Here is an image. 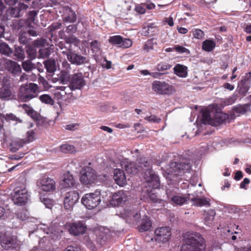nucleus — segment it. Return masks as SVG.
Wrapping results in <instances>:
<instances>
[{
  "mask_svg": "<svg viewBox=\"0 0 251 251\" xmlns=\"http://www.w3.org/2000/svg\"><path fill=\"white\" fill-rule=\"evenodd\" d=\"M113 178L116 183L119 186H122L126 183V177L123 170L116 168L114 169Z\"/></svg>",
  "mask_w": 251,
  "mask_h": 251,
  "instance_id": "obj_24",
  "label": "nucleus"
},
{
  "mask_svg": "<svg viewBox=\"0 0 251 251\" xmlns=\"http://www.w3.org/2000/svg\"><path fill=\"white\" fill-rule=\"evenodd\" d=\"M64 40L67 43V44H69L71 46L74 45L75 46H77L79 43V40L74 36H66L64 38Z\"/></svg>",
  "mask_w": 251,
  "mask_h": 251,
  "instance_id": "obj_46",
  "label": "nucleus"
},
{
  "mask_svg": "<svg viewBox=\"0 0 251 251\" xmlns=\"http://www.w3.org/2000/svg\"><path fill=\"white\" fill-rule=\"evenodd\" d=\"M97 177L95 171L91 167H87L81 171L79 179L83 184L88 185L95 183Z\"/></svg>",
  "mask_w": 251,
  "mask_h": 251,
  "instance_id": "obj_8",
  "label": "nucleus"
},
{
  "mask_svg": "<svg viewBox=\"0 0 251 251\" xmlns=\"http://www.w3.org/2000/svg\"><path fill=\"white\" fill-rule=\"evenodd\" d=\"M45 66L48 72L52 73L56 71V63L54 59H49L44 62Z\"/></svg>",
  "mask_w": 251,
  "mask_h": 251,
  "instance_id": "obj_37",
  "label": "nucleus"
},
{
  "mask_svg": "<svg viewBox=\"0 0 251 251\" xmlns=\"http://www.w3.org/2000/svg\"><path fill=\"white\" fill-rule=\"evenodd\" d=\"M184 244L181 246V251H205V239L198 232L189 231L184 235Z\"/></svg>",
  "mask_w": 251,
  "mask_h": 251,
  "instance_id": "obj_2",
  "label": "nucleus"
},
{
  "mask_svg": "<svg viewBox=\"0 0 251 251\" xmlns=\"http://www.w3.org/2000/svg\"><path fill=\"white\" fill-rule=\"evenodd\" d=\"M109 42L113 45H117L123 48H128L132 45V41L128 38H123L120 35H114L109 37Z\"/></svg>",
  "mask_w": 251,
  "mask_h": 251,
  "instance_id": "obj_17",
  "label": "nucleus"
},
{
  "mask_svg": "<svg viewBox=\"0 0 251 251\" xmlns=\"http://www.w3.org/2000/svg\"><path fill=\"white\" fill-rule=\"evenodd\" d=\"M91 49L93 53H99L101 52V44L98 40H94L90 44Z\"/></svg>",
  "mask_w": 251,
  "mask_h": 251,
  "instance_id": "obj_41",
  "label": "nucleus"
},
{
  "mask_svg": "<svg viewBox=\"0 0 251 251\" xmlns=\"http://www.w3.org/2000/svg\"><path fill=\"white\" fill-rule=\"evenodd\" d=\"M66 45H67V48L66 49H62L61 52L63 54L66 55L67 56V58H68L69 55L72 52L73 49L71 45L67 44Z\"/></svg>",
  "mask_w": 251,
  "mask_h": 251,
  "instance_id": "obj_57",
  "label": "nucleus"
},
{
  "mask_svg": "<svg viewBox=\"0 0 251 251\" xmlns=\"http://www.w3.org/2000/svg\"><path fill=\"white\" fill-rule=\"evenodd\" d=\"M175 75L180 77L185 78L188 75V68L180 64H176L173 69Z\"/></svg>",
  "mask_w": 251,
  "mask_h": 251,
  "instance_id": "obj_26",
  "label": "nucleus"
},
{
  "mask_svg": "<svg viewBox=\"0 0 251 251\" xmlns=\"http://www.w3.org/2000/svg\"><path fill=\"white\" fill-rule=\"evenodd\" d=\"M26 52L28 54L30 60H33L35 58L36 55V51L33 47H27L26 48Z\"/></svg>",
  "mask_w": 251,
  "mask_h": 251,
  "instance_id": "obj_51",
  "label": "nucleus"
},
{
  "mask_svg": "<svg viewBox=\"0 0 251 251\" xmlns=\"http://www.w3.org/2000/svg\"><path fill=\"white\" fill-rule=\"evenodd\" d=\"M215 118L218 124H222L228 119V115L223 112H217L215 115Z\"/></svg>",
  "mask_w": 251,
  "mask_h": 251,
  "instance_id": "obj_44",
  "label": "nucleus"
},
{
  "mask_svg": "<svg viewBox=\"0 0 251 251\" xmlns=\"http://www.w3.org/2000/svg\"><path fill=\"white\" fill-rule=\"evenodd\" d=\"M67 94V92H61L60 91H56L54 93V95L55 98L57 100H62Z\"/></svg>",
  "mask_w": 251,
  "mask_h": 251,
  "instance_id": "obj_63",
  "label": "nucleus"
},
{
  "mask_svg": "<svg viewBox=\"0 0 251 251\" xmlns=\"http://www.w3.org/2000/svg\"><path fill=\"white\" fill-rule=\"evenodd\" d=\"M28 115L35 121H39L41 119V115L37 112L35 111L31 107L24 104L22 106Z\"/></svg>",
  "mask_w": 251,
  "mask_h": 251,
  "instance_id": "obj_27",
  "label": "nucleus"
},
{
  "mask_svg": "<svg viewBox=\"0 0 251 251\" xmlns=\"http://www.w3.org/2000/svg\"><path fill=\"white\" fill-rule=\"evenodd\" d=\"M147 197L149 199V201L153 202H158V199L155 194L152 192L151 191H149V190H147Z\"/></svg>",
  "mask_w": 251,
  "mask_h": 251,
  "instance_id": "obj_54",
  "label": "nucleus"
},
{
  "mask_svg": "<svg viewBox=\"0 0 251 251\" xmlns=\"http://www.w3.org/2000/svg\"><path fill=\"white\" fill-rule=\"evenodd\" d=\"M191 168V165L189 162H172L166 170H163L162 174L166 179L170 181L174 180L175 178L181 176L182 173L188 172Z\"/></svg>",
  "mask_w": 251,
  "mask_h": 251,
  "instance_id": "obj_3",
  "label": "nucleus"
},
{
  "mask_svg": "<svg viewBox=\"0 0 251 251\" xmlns=\"http://www.w3.org/2000/svg\"><path fill=\"white\" fill-rule=\"evenodd\" d=\"M63 251H81V250L77 246H69Z\"/></svg>",
  "mask_w": 251,
  "mask_h": 251,
  "instance_id": "obj_64",
  "label": "nucleus"
},
{
  "mask_svg": "<svg viewBox=\"0 0 251 251\" xmlns=\"http://www.w3.org/2000/svg\"><path fill=\"white\" fill-rule=\"evenodd\" d=\"M35 139V133L33 130H30L26 132L25 143H28L33 142Z\"/></svg>",
  "mask_w": 251,
  "mask_h": 251,
  "instance_id": "obj_52",
  "label": "nucleus"
},
{
  "mask_svg": "<svg viewBox=\"0 0 251 251\" xmlns=\"http://www.w3.org/2000/svg\"><path fill=\"white\" fill-rule=\"evenodd\" d=\"M85 84L82 74L77 73L73 75L70 78L69 88L72 91L80 89Z\"/></svg>",
  "mask_w": 251,
  "mask_h": 251,
  "instance_id": "obj_16",
  "label": "nucleus"
},
{
  "mask_svg": "<svg viewBox=\"0 0 251 251\" xmlns=\"http://www.w3.org/2000/svg\"><path fill=\"white\" fill-rule=\"evenodd\" d=\"M216 214L214 210L210 209L207 211H204L203 214V217L205 224L207 225L211 224L214 219Z\"/></svg>",
  "mask_w": 251,
  "mask_h": 251,
  "instance_id": "obj_31",
  "label": "nucleus"
},
{
  "mask_svg": "<svg viewBox=\"0 0 251 251\" xmlns=\"http://www.w3.org/2000/svg\"><path fill=\"white\" fill-rule=\"evenodd\" d=\"M86 228L85 224L79 221L72 223L70 226L69 231L70 234L77 236L84 234Z\"/></svg>",
  "mask_w": 251,
  "mask_h": 251,
  "instance_id": "obj_20",
  "label": "nucleus"
},
{
  "mask_svg": "<svg viewBox=\"0 0 251 251\" xmlns=\"http://www.w3.org/2000/svg\"><path fill=\"white\" fill-rule=\"evenodd\" d=\"M154 239L158 242L165 243L171 236V228L169 226H162L156 228L154 231Z\"/></svg>",
  "mask_w": 251,
  "mask_h": 251,
  "instance_id": "obj_11",
  "label": "nucleus"
},
{
  "mask_svg": "<svg viewBox=\"0 0 251 251\" xmlns=\"http://www.w3.org/2000/svg\"><path fill=\"white\" fill-rule=\"evenodd\" d=\"M14 56L19 60H23L25 58V53L23 49L20 47H15L14 50Z\"/></svg>",
  "mask_w": 251,
  "mask_h": 251,
  "instance_id": "obj_47",
  "label": "nucleus"
},
{
  "mask_svg": "<svg viewBox=\"0 0 251 251\" xmlns=\"http://www.w3.org/2000/svg\"><path fill=\"white\" fill-rule=\"evenodd\" d=\"M193 35L195 38L199 39H202L204 34L203 32L200 29H195L193 31Z\"/></svg>",
  "mask_w": 251,
  "mask_h": 251,
  "instance_id": "obj_56",
  "label": "nucleus"
},
{
  "mask_svg": "<svg viewBox=\"0 0 251 251\" xmlns=\"http://www.w3.org/2000/svg\"><path fill=\"white\" fill-rule=\"evenodd\" d=\"M145 119L148 121L149 122H153V123H159L161 119L160 118H157V117L155 115H151L150 116H147L145 118Z\"/></svg>",
  "mask_w": 251,
  "mask_h": 251,
  "instance_id": "obj_61",
  "label": "nucleus"
},
{
  "mask_svg": "<svg viewBox=\"0 0 251 251\" xmlns=\"http://www.w3.org/2000/svg\"><path fill=\"white\" fill-rule=\"evenodd\" d=\"M215 43L212 40H206L202 43V49L206 51H211L215 47Z\"/></svg>",
  "mask_w": 251,
  "mask_h": 251,
  "instance_id": "obj_38",
  "label": "nucleus"
},
{
  "mask_svg": "<svg viewBox=\"0 0 251 251\" xmlns=\"http://www.w3.org/2000/svg\"><path fill=\"white\" fill-rule=\"evenodd\" d=\"M67 59L72 64L76 65H81L87 63L88 62V59L87 57L82 56L77 53H75L73 51L69 55Z\"/></svg>",
  "mask_w": 251,
  "mask_h": 251,
  "instance_id": "obj_22",
  "label": "nucleus"
},
{
  "mask_svg": "<svg viewBox=\"0 0 251 251\" xmlns=\"http://www.w3.org/2000/svg\"><path fill=\"white\" fill-rule=\"evenodd\" d=\"M15 93L10 85L4 84L0 88V99L8 100L14 98Z\"/></svg>",
  "mask_w": 251,
  "mask_h": 251,
  "instance_id": "obj_21",
  "label": "nucleus"
},
{
  "mask_svg": "<svg viewBox=\"0 0 251 251\" xmlns=\"http://www.w3.org/2000/svg\"><path fill=\"white\" fill-rule=\"evenodd\" d=\"M1 64L6 70L14 76L19 75L21 73L20 65L15 61L5 59L2 61Z\"/></svg>",
  "mask_w": 251,
  "mask_h": 251,
  "instance_id": "obj_18",
  "label": "nucleus"
},
{
  "mask_svg": "<svg viewBox=\"0 0 251 251\" xmlns=\"http://www.w3.org/2000/svg\"><path fill=\"white\" fill-rule=\"evenodd\" d=\"M201 122L204 124H212V121L209 112L208 110H204L202 111V118Z\"/></svg>",
  "mask_w": 251,
  "mask_h": 251,
  "instance_id": "obj_42",
  "label": "nucleus"
},
{
  "mask_svg": "<svg viewBox=\"0 0 251 251\" xmlns=\"http://www.w3.org/2000/svg\"><path fill=\"white\" fill-rule=\"evenodd\" d=\"M38 86L33 83L22 85L18 94V98L23 101H27L36 97L39 92Z\"/></svg>",
  "mask_w": 251,
  "mask_h": 251,
  "instance_id": "obj_4",
  "label": "nucleus"
},
{
  "mask_svg": "<svg viewBox=\"0 0 251 251\" xmlns=\"http://www.w3.org/2000/svg\"><path fill=\"white\" fill-rule=\"evenodd\" d=\"M60 80L62 83L66 84L70 79L69 71L62 70L60 72Z\"/></svg>",
  "mask_w": 251,
  "mask_h": 251,
  "instance_id": "obj_45",
  "label": "nucleus"
},
{
  "mask_svg": "<svg viewBox=\"0 0 251 251\" xmlns=\"http://www.w3.org/2000/svg\"><path fill=\"white\" fill-rule=\"evenodd\" d=\"M37 15V12L34 10L30 11L28 13V18L25 20H21L20 23L24 22L26 27H31L32 24L35 23V20Z\"/></svg>",
  "mask_w": 251,
  "mask_h": 251,
  "instance_id": "obj_28",
  "label": "nucleus"
},
{
  "mask_svg": "<svg viewBox=\"0 0 251 251\" xmlns=\"http://www.w3.org/2000/svg\"><path fill=\"white\" fill-rule=\"evenodd\" d=\"M79 194L75 191H71L67 192L64 200V206L65 209L71 210L78 201Z\"/></svg>",
  "mask_w": 251,
  "mask_h": 251,
  "instance_id": "obj_14",
  "label": "nucleus"
},
{
  "mask_svg": "<svg viewBox=\"0 0 251 251\" xmlns=\"http://www.w3.org/2000/svg\"><path fill=\"white\" fill-rule=\"evenodd\" d=\"M138 167L134 162L125 158L121 162V166L126 172L130 174H136L141 171L144 173V178L150 187L157 189L160 186V182L158 176L151 169V165L145 158H140L137 160Z\"/></svg>",
  "mask_w": 251,
  "mask_h": 251,
  "instance_id": "obj_1",
  "label": "nucleus"
},
{
  "mask_svg": "<svg viewBox=\"0 0 251 251\" xmlns=\"http://www.w3.org/2000/svg\"><path fill=\"white\" fill-rule=\"evenodd\" d=\"M129 192L120 190L113 195L111 203L115 206L124 203L128 200Z\"/></svg>",
  "mask_w": 251,
  "mask_h": 251,
  "instance_id": "obj_19",
  "label": "nucleus"
},
{
  "mask_svg": "<svg viewBox=\"0 0 251 251\" xmlns=\"http://www.w3.org/2000/svg\"><path fill=\"white\" fill-rule=\"evenodd\" d=\"M109 230L103 226L97 227L92 235L93 238H96V242L100 246L103 245L109 236Z\"/></svg>",
  "mask_w": 251,
  "mask_h": 251,
  "instance_id": "obj_10",
  "label": "nucleus"
},
{
  "mask_svg": "<svg viewBox=\"0 0 251 251\" xmlns=\"http://www.w3.org/2000/svg\"><path fill=\"white\" fill-rule=\"evenodd\" d=\"M13 52V50L5 42L0 43V53L6 56H10Z\"/></svg>",
  "mask_w": 251,
  "mask_h": 251,
  "instance_id": "obj_30",
  "label": "nucleus"
},
{
  "mask_svg": "<svg viewBox=\"0 0 251 251\" xmlns=\"http://www.w3.org/2000/svg\"><path fill=\"white\" fill-rule=\"evenodd\" d=\"M0 119H4L7 122L13 121L16 122V123H21L23 120L20 118L17 117L13 113H4L0 112Z\"/></svg>",
  "mask_w": 251,
  "mask_h": 251,
  "instance_id": "obj_29",
  "label": "nucleus"
},
{
  "mask_svg": "<svg viewBox=\"0 0 251 251\" xmlns=\"http://www.w3.org/2000/svg\"><path fill=\"white\" fill-rule=\"evenodd\" d=\"M94 239L96 240V238H93L92 235L91 236H85L83 238V241L85 245L92 251H94L96 248L95 245L93 242Z\"/></svg>",
  "mask_w": 251,
  "mask_h": 251,
  "instance_id": "obj_40",
  "label": "nucleus"
},
{
  "mask_svg": "<svg viewBox=\"0 0 251 251\" xmlns=\"http://www.w3.org/2000/svg\"><path fill=\"white\" fill-rule=\"evenodd\" d=\"M122 217L129 224L136 226L140 223V215L132 207H127L121 213Z\"/></svg>",
  "mask_w": 251,
  "mask_h": 251,
  "instance_id": "obj_7",
  "label": "nucleus"
},
{
  "mask_svg": "<svg viewBox=\"0 0 251 251\" xmlns=\"http://www.w3.org/2000/svg\"><path fill=\"white\" fill-rule=\"evenodd\" d=\"M166 193L167 198L171 200L172 203L177 205H182L186 203L188 200L190 199L189 197L190 196V194H188L187 197L180 195H175L174 192L170 189H167Z\"/></svg>",
  "mask_w": 251,
  "mask_h": 251,
  "instance_id": "obj_15",
  "label": "nucleus"
},
{
  "mask_svg": "<svg viewBox=\"0 0 251 251\" xmlns=\"http://www.w3.org/2000/svg\"><path fill=\"white\" fill-rule=\"evenodd\" d=\"M174 50L178 53H190L189 50L187 49L180 46H176L174 47Z\"/></svg>",
  "mask_w": 251,
  "mask_h": 251,
  "instance_id": "obj_59",
  "label": "nucleus"
},
{
  "mask_svg": "<svg viewBox=\"0 0 251 251\" xmlns=\"http://www.w3.org/2000/svg\"><path fill=\"white\" fill-rule=\"evenodd\" d=\"M172 65L168 63L162 62L159 63L156 67V69L159 72H163L169 70Z\"/></svg>",
  "mask_w": 251,
  "mask_h": 251,
  "instance_id": "obj_49",
  "label": "nucleus"
},
{
  "mask_svg": "<svg viewBox=\"0 0 251 251\" xmlns=\"http://www.w3.org/2000/svg\"><path fill=\"white\" fill-rule=\"evenodd\" d=\"M22 67L23 69L26 72L31 71L35 68L34 65L31 62L30 60H26L24 61L22 63Z\"/></svg>",
  "mask_w": 251,
  "mask_h": 251,
  "instance_id": "obj_50",
  "label": "nucleus"
},
{
  "mask_svg": "<svg viewBox=\"0 0 251 251\" xmlns=\"http://www.w3.org/2000/svg\"><path fill=\"white\" fill-rule=\"evenodd\" d=\"M8 12L10 15L15 18H18L21 16V14L17 6L15 7H10L8 10Z\"/></svg>",
  "mask_w": 251,
  "mask_h": 251,
  "instance_id": "obj_53",
  "label": "nucleus"
},
{
  "mask_svg": "<svg viewBox=\"0 0 251 251\" xmlns=\"http://www.w3.org/2000/svg\"><path fill=\"white\" fill-rule=\"evenodd\" d=\"M29 195L25 188H17L12 195V200L17 205H22L25 204L29 200Z\"/></svg>",
  "mask_w": 251,
  "mask_h": 251,
  "instance_id": "obj_9",
  "label": "nucleus"
},
{
  "mask_svg": "<svg viewBox=\"0 0 251 251\" xmlns=\"http://www.w3.org/2000/svg\"><path fill=\"white\" fill-rule=\"evenodd\" d=\"M40 56L42 58H46L49 56V50L47 49H42L39 50Z\"/></svg>",
  "mask_w": 251,
  "mask_h": 251,
  "instance_id": "obj_62",
  "label": "nucleus"
},
{
  "mask_svg": "<svg viewBox=\"0 0 251 251\" xmlns=\"http://www.w3.org/2000/svg\"><path fill=\"white\" fill-rule=\"evenodd\" d=\"M37 186L45 192H51L55 189V181L49 177L41 178L37 181Z\"/></svg>",
  "mask_w": 251,
  "mask_h": 251,
  "instance_id": "obj_13",
  "label": "nucleus"
},
{
  "mask_svg": "<svg viewBox=\"0 0 251 251\" xmlns=\"http://www.w3.org/2000/svg\"><path fill=\"white\" fill-rule=\"evenodd\" d=\"M77 30V26L76 25H68L66 29V32L69 34L75 33Z\"/></svg>",
  "mask_w": 251,
  "mask_h": 251,
  "instance_id": "obj_58",
  "label": "nucleus"
},
{
  "mask_svg": "<svg viewBox=\"0 0 251 251\" xmlns=\"http://www.w3.org/2000/svg\"><path fill=\"white\" fill-rule=\"evenodd\" d=\"M135 10L136 12L139 14H144L146 12V4H141L136 5L135 8Z\"/></svg>",
  "mask_w": 251,
  "mask_h": 251,
  "instance_id": "obj_55",
  "label": "nucleus"
},
{
  "mask_svg": "<svg viewBox=\"0 0 251 251\" xmlns=\"http://www.w3.org/2000/svg\"><path fill=\"white\" fill-rule=\"evenodd\" d=\"M152 89L160 95H171L176 92L174 87L165 81H154L152 84Z\"/></svg>",
  "mask_w": 251,
  "mask_h": 251,
  "instance_id": "obj_6",
  "label": "nucleus"
},
{
  "mask_svg": "<svg viewBox=\"0 0 251 251\" xmlns=\"http://www.w3.org/2000/svg\"><path fill=\"white\" fill-rule=\"evenodd\" d=\"M75 181L74 177L70 172H68L64 176L63 179L61 182V185L64 188H69L75 185Z\"/></svg>",
  "mask_w": 251,
  "mask_h": 251,
  "instance_id": "obj_25",
  "label": "nucleus"
},
{
  "mask_svg": "<svg viewBox=\"0 0 251 251\" xmlns=\"http://www.w3.org/2000/svg\"><path fill=\"white\" fill-rule=\"evenodd\" d=\"M60 150L65 153H74L76 152L75 147L69 144H64L60 146Z\"/></svg>",
  "mask_w": 251,
  "mask_h": 251,
  "instance_id": "obj_43",
  "label": "nucleus"
},
{
  "mask_svg": "<svg viewBox=\"0 0 251 251\" xmlns=\"http://www.w3.org/2000/svg\"><path fill=\"white\" fill-rule=\"evenodd\" d=\"M67 15L63 19L64 21L68 23H74L76 20V16L74 11L68 8L66 9Z\"/></svg>",
  "mask_w": 251,
  "mask_h": 251,
  "instance_id": "obj_36",
  "label": "nucleus"
},
{
  "mask_svg": "<svg viewBox=\"0 0 251 251\" xmlns=\"http://www.w3.org/2000/svg\"><path fill=\"white\" fill-rule=\"evenodd\" d=\"M237 95L233 94L231 97L227 99L225 101V103L226 105H231L234 103L237 100Z\"/></svg>",
  "mask_w": 251,
  "mask_h": 251,
  "instance_id": "obj_60",
  "label": "nucleus"
},
{
  "mask_svg": "<svg viewBox=\"0 0 251 251\" xmlns=\"http://www.w3.org/2000/svg\"><path fill=\"white\" fill-rule=\"evenodd\" d=\"M29 38L27 33L25 31H21L19 35V41L23 45L26 44L29 41Z\"/></svg>",
  "mask_w": 251,
  "mask_h": 251,
  "instance_id": "obj_48",
  "label": "nucleus"
},
{
  "mask_svg": "<svg viewBox=\"0 0 251 251\" xmlns=\"http://www.w3.org/2000/svg\"><path fill=\"white\" fill-rule=\"evenodd\" d=\"M157 45L156 40L152 38L148 40L144 44L143 50L145 52H149L151 50H154Z\"/></svg>",
  "mask_w": 251,
  "mask_h": 251,
  "instance_id": "obj_35",
  "label": "nucleus"
},
{
  "mask_svg": "<svg viewBox=\"0 0 251 251\" xmlns=\"http://www.w3.org/2000/svg\"><path fill=\"white\" fill-rule=\"evenodd\" d=\"M151 226V223L147 216H145L141 221L139 230L141 232L148 231Z\"/></svg>",
  "mask_w": 251,
  "mask_h": 251,
  "instance_id": "obj_32",
  "label": "nucleus"
},
{
  "mask_svg": "<svg viewBox=\"0 0 251 251\" xmlns=\"http://www.w3.org/2000/svg\"><path fill=\"white\" fill-rule=\"evenodd\" d=\"M194 198L191 199L192 205L195 206L201 207L203 206H209L210 201L209 199L205 198H199L200 195L196 192L192 194Z\"/></svg>",
  "mask_w": 251,
  "mask_h": 251,
  "instance_id": "obj_23",
  "label": "nucleus"
},
{
  "mask_svg": "<svg viewBox=\"0 0 251 251\" xmlns=\"http://www.w3.org/2000/svg\"><path fill=\"white\" fill-rule=\"evenodd\" d=\"M239 92L242 94H245L250 87V82L247 79L242 80L240 83L238 84Z\"/></svg>",
  "mask_w": 251,
  "mask_h": 251,
  "instance_id": "obj_34",
  "label": "nucleus"
},
{
  "mask_svg": "<svg viewBox=\"0 0 251 251\" xmlns=\"http://www.w3.org/2000/svg\"><path fill=\"white\" fill-rule=\"evenodd\" d=\"M81 201L82 204L86 208L94 209L101 202L100 192L97 190L93 193L86 194L82 197Z\"/></svg>",
  "mask_w": 251,
  "mask_h": 251,
  "instance_id": "obj_5",
  "label": "nucleus"
},
{
  "mask_svg": "<svg viewBox=\"0 0 251 251\" xmlns=\"http://www.w3.org/2000/svg\"><path fill=\"white\" fill-rule=\"evenodd\" d=\"M40 100L46 104L53 105L54 101L53 99L48 94H43L41 95L39 98Z\"/></svg>",
  "mask_w": 251,
  "mask_h": 251,
  "instance_id": "obj_39",
  "label": "nucleus"
},
{
  "mask_svg": "<svg viewBox=\"0 0 251 251\" xmlns=\"http://www.w3.org/2000/svg\"><path fill=\"white\" fill-rule=\"evenodd\" d=\"M0 242L5 250L16 248L19 245L16 237L7 235L5 232L0 233Z\"/></svg>",
  "mask_w": 251,
  "mask_h": 251,
  "instance_id": "obj_12",
  "label": "nucleus"
},
{
  "mask_svg": "<svg viewBox=\"0 0 251 251\" xmlns=\"http://www.w3.org/2000/svg\"><path fill=\"white\" fill-rule=\"evenodd\" d=\"M251 109L250 104H245L243 105L238 104L233 108L234 112L238 114H245Z\"/></svg>",
  "mask_w": 251,
  "mask_h": 251,
  "instance_id": "obj_33",
  "label": "nucleus"
}]
</instances>
